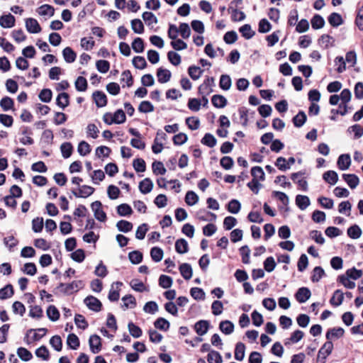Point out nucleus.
Masks as SVG:
<instances>
[{
  "mask_svg": "<svg viewBox=\"0 0 363 363\" xmlns=\"http://www.w3.org/2000/svg\"><path fill=\"white\" fill-rule=\"evenodd\" d=\"M324 276H325L324 269L321 267H315L313 270L311 279L313 283L318 282Z\"/></svg>",
  "mask_w": 363,
  "mask_h": 363,
  "instance_id": "79ce46f5",
  "label": "nucleus"
},
{
  "mask_svg": "<svg viewBox=\"0 0 363 363\" xmlns=\"http://www.w3.org/2000/svg\"><path fill=\"white\" fill-rule=\"evenodd\" d=\"M35 353L38 357L41 358L43 360H48L50 358L49 350L45 345H42L38 348Z\"/></svg>",
  "mask_w": 363,
  "mask_h": 363,
  "instance_id": "338daca9",
  "label": "nucleus"
},
{
  "mask_svg": "<svg viewBox=\"0 0 363 363\" xmlns=\"http://www.w3.org/2000/svg\"><path fill=\"white\" fill-rule=\"evenodd\" d=\"M245 345L244 343L239 342L235 345V359L238 361H242L245 357Z\"/></svg>",
  "mask_w": 363,
  "mask_h": 363,
  "instance_id": "72a5a7b5",
  "label": "nucleus"
},
{
  "mask_svg": "<svg viewBox=\"0 0 363 363\" xmlns=\"http://www.w3.org/2000/svg\"><path fill=\"white\" fill-rule=\"evenodd\" d=\"M333 350L332 341H326L318 351L317 362L318 363H325L328 356H329Z\"/></svg>",
  "mask_w": 363,
  "mask_h": 363,
  "instance_id": "f03ea898",
  "label": "nucleus"
},
{
  "mask_svg": "<svg viewBox=\"0 0 363 363\" xmlns=\"http://www.w3.org/2000/svg\"><path fill=\"white\" fill-rule=\"evenodd\" d=\"M15 17L9 13L0 17V26L4 28H10L15 26Z\"/></svg>",
  "mask_w": 363,
  "mask_h": 363,
  "instance_id": "dca6fc26",
  "label": "nucleus"
},
{
  "mask_svg": "<svg viewBox=\"0 0 363 363\" xmlns=\"http://www.w3.org/2000/svg\"><path fill=\"white\" fill-rule=\"evenodd\" d=\"M209 322L205 320H201L196 322L194 325V330L199 335H204L209 329Z\"/></svg>",
  "mask_w": 363,
  "mask_h": 363,
  "instance_id": "9b49d317",
  "label": "nucleus"
},
{
  "mask_svg": "<svg viewBox=\"0 0 363 363\" xmlns=\"http://www.w3.org/2000/svg\"><path fill=\"white\" fill-rule=\"evenodd\" d=\"M163 250L159 247H153L150 250L152 259L155 262H159L162 259Z\"/></svg>",
  "mask_w": 363,
  "mask_h": 363,
  "instance_id": "4c0bfd02",
  "label": "nucleus"
},
{
  "mask_svg": "<svg viewBox=\"0 0 363 363\" xmlns=\"http://www.w3.org/2000/svg\"><path fill=\"white\" fill-rule=\"evenodd\" d=\"M203 72V69L195 65H191L188 68V74L193 80L199 79Z\"/></svg>",
  "mask_w": 363,
  "mask_h": 363,
  "instance_id": "c9c22d12",
  "label": "nucleus"
},
{
  "mask_svg": "<svg viewBox=\"0 0 363 363\" xmlns=\"http://www.w3.org/2000/svg\"><path fill=\"white\" fill-rule=\"evenodd\" d=\"M351 164V158L348 154H342L339 156L337 162V167L341 170L347 169Z\"/></svg>",
  "mask_w": 363,
  "mask_h": 363,
  "instance_id": "2eb2a0df",
  "label": "nucleus"
},
{
  "mask_svg": "<svg viewBox=\"0 0 363 363\" xmlns=\"http://www.w3.org/2000/svg\"><path fill=\"white\" fill-rule=\"evenodd\" d=\"M50 344L57 352L62 349V341L60 335H54L50 340Z\"/></svg>",
  "mask_w": 363,
  "mask_h": 363,
  "instance_id": "6e6d98bb",
  "label": "nucleus"
},
{
  "mask_svg": "<svg viewBox=\"0 0 363 363\" xmlns=\"http://www.w3.org/2000/svg\"><path fill=\"white\" fill-rule=\"evenodd\" d=\"M154 110V106L149 101H143L138 106V111L140 113H147L152 112Z\"/></svg>",
  "mask_w": 363,
  "mask_h": 363,
  "instance_id": "4d7b16f0",
  "label": "nucleus"
},
{
  "mask_svg": "<svg viewBox=\"0 0 363 363\" xmlns=\"http://www.w3.org/2000/svg\"><path fill=\"white\" fill-rule=\"evenodd\" d=\"M117 213L121 216H126L131 215L133 210L128 204L122 203L117 207Z\"/></svg>",
  "mask_w": 363,
  "mask_h": 363,
  "instance_id": "bf43d9fd",
  "label": "nucleus"
},
{
  "mask_svg": "<svg viewBox=\"0 0 363 363\" xmlns=\"http://www.w3.org/2000/svg\"><path fill=\"white\" fill-rule=\"evenodd\" d=\"M116 227L118 228L119 231L123 232V233H128L132 230L133 229V224L132 223L125 220H119L117 224Z\"/></svg>",
  "mask_w": 363,
  "mask_h": 363,
  "instance_id": "09e8293b",
  "label": "nucleus"
},
{
  "mask_svg": "<svg viewBox=\"0 0 363 363\" xmlns=\"http://www.w3.org/2000/svg\"><path fill=\"white\" fill-rule=\"evenodd\" d=\"M90 350L92 353L96 354L101 350V339L98 335H92L89 340Z\"/></svg>",
  "mask_w": 363,
  "mask_h": 363,
  "instance_id": "0eeeda50",
  "label": "nucleus"
},
{
  "mask_svg": "<svg viewBox=\"0 0 363 363\" xmlns=\"http://www.w3.org/2000/svg\"><path fill=\"white\" fill-rule=\"evenodd\" d=\"M38 13L41 16H52L55 14V9L49 4H43L38 8Z\"/></svg>",
  "mask_w": 363,
  "mask_h": 363,
  "instance_id": "052dcab7",
  "label": "nucleus"
},
{
  "mask_svg": "<svg viewBox=\"0 0 363 363\" xmlns=\"http://www.w3.org/2000/svg\"><path fill=\"white\" fill-rule=\"evenodd\" d=\"M88 84L86 78L78 77L75 81V88L78 91H85L87 89Z\"/></svg>",
  "mask_w": 363,
  "mask_h": 363,
  "instance_id": "864d4df0",
  "label": "nucleus"
},
{
  "mask_svg": "<svg viewBox=\"0 0 363 363\" xmlns=\"http://www.w3.org/2000/svg\"><path fill=\"white\" fill-rule=\"evenodd\" d=\"M307 117L306 113L303 111H300L297 115H296L293 119V123L294 126L300 128L306 123Z\"/></svg>",
  "mask_w": 363,
  "mask_h": 363,
  "instance_id": "c85d7f7f",
  "label": "nucleus"
},
{
  "mask_svg": "<svg viewBox=\"0 0 363 363\" xmlns=\"http://www.w3.org/2000/svg\"><path fill=\"white\" fill-rule=\"evenodd\" d=\"M131 28L135 33L141 34L144 32L143 23L138 18H135L131 21Z\"/></svg>",
  "mask_w": 363,
  "mask_h": 363,
  "instance_id": "774afa93",
  "label": "nucleus"
},
{
  "mask_svg": "<svg viewBox=\"0 0 363 363\" xmlns=\"http://www.w3.org/2000/svg\"><path fill=\"white\" fill-rule=\"evenodd\" d=\"M347 235L352 239H357L362 235V230L357 225H353L347 229Z\"/></svg>",
  "mask_w": 363,
  "mask_h": 363,
  "instance_id": "de8ad7c7",
  "label": "nucleus"
},
{
  "mask_svg": "<svg viewBox=\"0 0 363 363\" xmlns=\"http://www.w3.org/2000/svg\"><path fill=\"white\" fill-rule=\"evenodd\" d=\"M172 74L169 69H164L162 67H160L157 69V81L164 84L169 82L171 79Z\"/></svg>",
  "mask_w": 363,
  "mask_h": 363,
  "instance_id": "4468645a",
  "label": "nucleus"
},
{
  "mask_svg": "<svg viewBox=\"0 0 363 363\" xmlns=\"http://www.w3.org/2000/svg\"><path fill=\"white\" fill-rule=\"evenodd\" d=\"M312 28L315 30L322 28L325 25L324 18L319 14H315L311 20Z\"/></svg>",
  "mask_w": 363,
  "mask_h": 363,
  "instance_id": "473e14b6",
  "label": "nucleus"
},
{
  "mask_svg": "<svg viewBox=\"0 0 363 363\" xmlns=\"http://www.w3.org/2000/svg\"><path fill=\"white\" fill-rule=\"evenodd\" d=\"M311 296V291L307 287L299 288L295 294L296 299L301 303H305Z\"/></svg>",
  "mask_w": 363,
  "mask_h": 363,
  "instance_id": "1a4fd4ad",
  "label": "nucleus"
},
{
  "mask_svg": "<svg viewBox=\"0 0 363 363\" xmlns=\"http://www.w3.org/2000/svg\"><path fill=\"white\" fill-rule=\"evenodd\" d=\"M56 104L62 109L65 108L69 104V95L66 92L59 94L56 99Z\"/></svg>",
  "mask_w": 363,
  "mask_h": 363,
  "instance_id": "aec40b11",
  "label": "nucleus"
},
{
  "mask_svg": "<svg viewBox=\"0 0 363 363\" xmlns=\"http://www.w3.org/2000/svg\"><path fill=\"white\" fill-rule=\"evenodd\" d=\"M196 217L201 221H215L217 216L214 213L201 208L196 211Z\"/></svg>",
  "mask_w": 363,
  "mask_h": 363,
  "instance_id": "6e6552de",
  "label": "nucleus"
},
{
  "mask_svg": "<svg viewBox=\"0 0 363 363\" xmlns=\"http://www.w3.org/2000/svg\"><path fill=\"white\" fill-rule=\"evenodd\" d=\"M152 172L155 175L161 174L164 175L167 170L164 167V164L160 161H155L152 164Z\"/></svg>",
  "mask_w": 363,
  "mask_h": 363,
  "instance_id": "603ef678",
  "label": "nucleus"
},
{
  "mask_svg": "<svg viewBox=\"0 0 363 363\" xmlns=\"http://www.w3.org/2000/svg\"><path fill=\"white\" fill-rule=\"evenodd\" d=\"M303 336L304 333L303 331L296 330L291 333V337L285 341L284 344L285 345H287L290 343H296L299 342L303 337Z\"/></svg>",
  "mask_w": 363,
  "mask_h": 363,
  "instance_id": "bb28decb",
  "label": "nucleus"
},
{
  "mask_svg": "<svg viewBox=\"0 0 363 363\" xmlns=\"http://www.w3.org/2000/svg\"><path fill=\"white\" fill-rule=\"evenodd\" d=\"M241 208V204L237 199L230 200L227 205V210L233 214L238 213Z\"/></svg>",
  "mask_w": 363,
  "mask_h": 363,
  "instance_id": "58836bf2",
  "label": "nucleus"
},
{
  "mask_svg": "<svg viewBox=\"0 0 363 363\" xmlns=\"http://www.w3.org/2000/svg\"><path fill=\"white\" fill-rule=\"evenodd\" d=\"M212 104L218 108L225 107L227 105V99L222 95L215 94L211 98Z\"/></svg>",
  "mask_w": 363,
  "mask_h": 363,
  "instance_id": "4be33fe9",
  "label": "nucleus"
},
{
  "mask_svg": "<svg viewBox=\"0 0 363 363\" xmlns=\"http://www.w3.org/2000/svg\"><path fill=\"white\" fill-rule=\"evenodd\" d=\"M86 306L91 311L95 312H99L102 309L101 302L96 297L93 296H88L84 300Z\"/></svg>",
  "mask_w": 363,
  "mask_h": 363,
  "instance_id": "20e7f679",
  "label": "nucleus"
},
{
  "mask_svg": "<svg viewBox=\"0 0 363 363\" xmlns=\"http://www.w3.org/2000/svg\"><path fill=\"white\" fill-rule=\"evenodd\" d=\"M199 201L198 195L193 191H189L185 196V202L188 206H194Z\"/></svg>",
  "mask_w": 363,
  "mask_h": 363,
  "instance_id": "8fccbe9b",
  "label": "nucleus"
},
{
  "mask_svg": "<svg viewBox=\"0 0 363 363\" xmlns=\"http://www.w3.org/2000/svg\"><path fill=\"white\" fill-rule=\"evenodd\" d=\"M62 157L65 159L69 158L73 152V146L71 143H64L60 146Z\"/></svg>",
  "mask_w": 363,
  "mask_h": 363,
  "instance_id": "a19ab883",
  "label": "nucleus"
},
{
  "mask_svg": "<svg viewBox=\"0 0 363 363\" xmlns=\"http://www.w3.org/2000/svg\"><path fill=\"white\" fill-rule=\"evenodd\" d=\"M17 354L19 358L24 362H28L33 358L32 353L26 348L22 347L18 348Z\"/></svg>",
  "mask_w": 363,
  "mask_h": 363,
  "instance_id": "c03bdc74",
  "label": "nucleus"
},
{
  "mask_svg": "<svg viewBox=\"0 0 363 363\" xmlns=\"http://www.w3.org/2000/svg\"><path fill=\"white\" fill-rule=\"evenodd\" d=\"M153 188V183L150 178H145L139 183V189L143 194L150 193Z\"/></svg>",
  "mask_w": 363,
  "mask_h": 363,
  "instance_id": "6ab92c4d",
  "label": "nucleus"
},
{
  "mask_svg": "<svg viewBox=\"0 0 363 363\" xmlns=\"http://www.w3.org/2000/svg\"><path fill=\"white\" fill-rule=\"evenodd\" d=\"M251 175L253 177L252 179H258V181H264L265 178V174L262 168L259 166L252 167Z\"/></svg>",
  "mask_w": 363,
  "mask_h": 363,
  "instance_id": "37998d69",
  "label": "nucleus"
},
{
  "mask_svg": "<svg viewBox=\"0 0 363 363\" xmlns=\"http://www.w3.org/2000/svg\"><path fill=\"white\" fill-rule=\"evenodd\" d=\"M128 258L131 263L138 264L143 261V253L138 250H134L128 254Z\"/></svg>",
  "mask_w": 363,
  "mask_h": 363,
  "instance_id": "a18cd8bd",
  "label": "nucleus"
},
{
  "mask_svg": "<svg viewBox=\"0 0 363 363\" xmlns=\"http://www.w3.org/2000/svg\"><path fill=\"white\" fill-rule=\"evenodd\" d=\"M219 329L224 334L230 335L234 330V325L230 320H223L219 324Z\"/></svg>",
  "mask_w": 363,
  "mask_h": 363,
  "instance_id": "a878e982",
  "label": "nucleus"
},
{
  "mask_svg": "<svg viewBox=\"0 0 363 363\" xmlns=\"http://www.w3.org/2000/svg\"><path fill=\"white\" fill-rule=\"evenodd\" d=\"M342 178L351 189L356 188L359 183L358 177L354 174H343Z\"/></svg>",
  "mask_w": 363,
  "mask_h": 363,
  "instance_id": "f3484780",
  "label": "nucleus"
},
{
  "mask_svg": "<svg viewBox=\"0 0 363 363\" xmlns=\"http://www.w3.org/2000/svg\"><path fill=\"white\" fill-rule=\"evenodd\" d=\"M232 84L231 79L228 74H222L220 78L219 86L224 91L228 90Z\"/></svg>",
  "mask_w": 363,
  "mask_h": 363,
  "instance_id": "49530a36",
  "label": "nucleus"
},
{
  "mask_svg": "<svg viewBox=\"0 0 363 363\" xmlns=\"http://www.w3.org/2000/svg\"><path fill=\"white\" fill-rule=\"evenodd\" d=\"M13 105H14L13 100L11 97H9V96H4L0 101V106L5 111L13 108Z\"/></svg>",
  "mask_w": 363,
  "mask_h": 363,
  "instance_id": "13d9d810",
  "label": "nucleus"
},
{
  "mask_svg": "<svg viewBox=\"0 0 363 363\" xmlns=\"http://www.w3.org/2000/svg\"><path fill=\"white\" fill-rule=\"evenodd\" d=\"M154 325L157 329L167 331L169 328V322L164 318H158L154 323Z\"/></svg>",
  "mask_w": 363,
  "mask_h": 363,
  "instance_id": "ea45409f",
  "label": "nucleus"
},
{
  "mask_svg": "<svg viewBox=\"0 0 363 363\" xmlns=\"http://www.w3.org/2000/svg\"><path fill=\"white\" fill-rule=\"evenodd\" d=\"M323 179L330 184H335L338 180V175L336 172L328 170L323 175Z\"/></svg>",
  "mask_w": 363,
  "mask_h": 363,
  "instance_id": "393cba45",
  "label": "nucleus"
},
{
  "mask_svg": "<svg viewBox=\"0 0 363 363\" xmlns=\"http://www.w3.org/2000/svg\"><path fill=\"white\" fill-rule=\"evenodd\" d=\"M296 204L301 210H305L310 205V199L307 196L297 195Z\"/></svg>",
  "mask_w": 363,
  "mask_h": 363,
  "instance_id": "cd10ccee",
  "label": "nucleus"
},
{
  "mask_svg": "<svg viewBox=\"0 0 363 363\" xmlns=\"http://www.w3.org/2000/svg\"><path fill=\"white\" fill-rule=\"evenodd\" d=\"M26 28L30 33H38L41 31V27L38 21L33 18L26 20Z\"/></svg>",
  "mask_w": 363,
  "mask_h": 363,
  "instance_id": "9d476101",
  "label": "nucleus"
},
{
  "mask_svg": "<svg viewBox=\"0 0 363 363\" xmlns=\"http://www.w3.org/2000/svg\"><path fill=\"white\" fill-rule=\"evenodd\" d=\"M306 174V171H299L298 172H294L291 174V179L293 180L294 182L296 183L299 188L304 191H306L308 190V182L305 179H300L298 178L299 177L303 176Z\"/></svg>",
  "mask_w": 363,
  "mask_h": 363,
  "instance_id": "39448f33",
  "label": "nucleus"
},
{
  "mask_svg": "<svg viewBox=\"0 0 363 363\" xmlns=\"http://www.w3.org/2000/svg\"><path fill=\"white\" fill-rule=\"evenodd\" d=\"M84 284L82 280L73 281L69 284L60 283L55 289L65 295H72L84 287Z\"/></svg>",
  "mask_w": 363,
  "mask_h": 363,
  "instance_id": "f257e3e1",
  "label": "nucleus"
},
{
  "mask_svg": "<svg viewBox=\"0 0 363 363\" xmlns=\"http://www.w3.org/2000/svg\"><path fill=\"white\" fill-rule=\"evenodd\" d=\"M95 218L101 222L106 221V213L102 209V203L99 201H96L91 204Z\"/></svg>",
  "mask_w": 363,
  "mask_h": 363,
  "instance_id": "7ed1b4c3",
  "label": "nucleus"
},
{
  "mask_svg": "<svg viewBox=\"0 0 363 363\" xmlns=\"http://www.w3.org/2000/svg\"><path fill=\"white\" fill-rule=\"evenodd\" d=\"M132 48L135 52H143L145 49L143 40L140 38H135L132 43Z\"/></svg>",
  "mask_w": 363,
  "mask_h": 363,
  "instance_id": "0e129e2a",
  "label": "nucleus"
},
{
  "mask_svg": "<svg viewBox=\"0 0 363 363\" xmlns=\"http://www.w3.org/2000/svg\"><path fill=\"white\" fill-rule=\"evenodd\" d=\"M133 66L138 69H143L147 67V62L144 57L135 56L133 59Z\"/></svg>",
  "mask_w": 363,
  "mask_h": 363,
  "instance_id": "69168bd1",
  "label": "nucleus"
},
{
  "mask_svg": "<svg viewBox=\"0 0 363 363\" xmlns=\"http://www.w3.org/2000/svg\"><path fill=\"white\" fill-rule=\"evenodd\" d=\"M67 345L72 350H77L80 345L79 339L74 333H70L67 339Z\"/></svg>",
  "mask_w": 363,
  "mask_h": 363,
  "instance_id": "7c9ffc66",
  "label": "nucleus"
},
{
  "mask_svg": "<svg viewBox=\"0 0 363 363\" xmlns=\"http://www.w3.org/2000/svg\"><path fill=\"white\" fill-rule=\"evenodd\" d=\"M47 315L51 321H57L60 318V312L56 306L50 305L47 308Z\"/></svg>",
  "mask_w": 363,
  "mask_h": 363,
  "instance_id": "2f4dec72",
  "label": "nucleus"
},
{
  "mask_svg": "<svg viewBox=\"0 0 363 363\" xmlns=\"http://www.w3.org/2000/svg\"><path fill=\"white\" fill-rule=\"evenodd\" d=\"M62 55L65 61L67 63L74 62L77 57L76 52L70 47H66L62 50Z\"/></svg>",
  "mask_w": 363,
  "mask_h": 363,
  "instance_id": "b1692460",
  "label": "nucleus"
},
{
  "mask_svg": "<svg viewBox=\"0 0 363 363\" xmlns=\"http://www.w3.org/2000/svg\"><path fill=\"white\" fill-rule=\"evenodd\" d=\"M93 99L99 108L106 106L108 102L106 95L101 91H94Z\"/></svg>",
  "mask_w": 363,
  "mask_h": 363,
  "instance_id": "f8f14e48",
  "label": "nucleus"
},
{
  "mask_svg": "<svg viewBox=\"0 0 363 363\" xmlns=\"http://www.w3.org/2000/svg\"><path fill=\"white\" fill-rule=\"evenodd\" d=\"M14 294L13 287L11 284H7L0 289V299L4 300L11 297Z\"/></svg>",
  "mask_w": 363,
  "mask_h": 363,
  "instance_id": "c756f323",
  "label": "nucleus"
},
{
  "mask_svg": "<svg viewBox=\"0 0 363 363\" xmlns=\"http://www.w3.org/2000/svg\"><path fill=\"white\" fill-rule=\"evenodd\" d=\"M208 363H222L223 359L220 354L215 350H211L207 356Z\"/></svg>",
  "mask_w": 363,
  "mask_h": 363,
  "instance_id": "3c124183",
  "label": "nucleus"
},
{
  "mask_svg": "<svg viewBox=\"0 0 363 363\" xmlns=\"http://www.w3.org/2000/svg\"><path fill=\"white\" fill-rule=\"evenodd\" d=\"M328 20L333 27H337L343 23L341 15L335 12L332 13Z\"/></svg>",
  "mask_w": 363,
  "mask_h": 363,
  "instance_id": "f704fd0d",
  "label": "nucleus"
},
{
  "mask_svg": "<svg viewBox=\"0 0 363 363\" xmlns=\"http://www.w3.org/2000/svg\"><path fill=\"white\" fill-rule=\"evenodd\" d=\"M179 272L184 279L189 280L191 278L193 271L191 265L188 263H183L179 266Z\"/></svg>",
  "mask_w": 363,
  "mask_h": 363,
  "instance_id": "5701e85b",
  "label": "nucleus"
},
{
  "mask_svg": "<svg viewBox=\"0 0 363 363\" xmlns=\"http://www.w3.org/2000/svg\"><path fill=\"white\" fill-rule=\"evenodd\" d=\"M239 31L245 39H250L255 34V32L252 30L250 24L243 25L239 28Z\"/></svg>",
  "mask_w": 363,
  "mask_h": 363,
  "instance_id": "e433bc0d",
  "label": "nucleus"
},
{
  "mask_svg": "<svg viewBox=\"0 0 363 363\" xmlns=\"http://www.w3.org/2000/svg\"><path fill=\"white\" fill-rule=\"evenodd\" d=\"M175 250L179 254H184L189 251V245L184 238L178 239L175 242Z\"/></svg>",
  "mask_w": 363,
  "mask_h": 363,
  "instance_id": "412c9836",
  "label": "nucleus"
},
{
  "mask_svg": "<svg viewBox=\"0 0 363 363\" xmlns=\"http://www.w3.org/2000/svg\"><path fill=\"white\" fill-rule=\"evenodd\" d=\"M77 151L82 156L89 154L91 151L89 144L86 141H81L78 145Z\"/></svg>",
  "mask_w": 363,
  "mask_h": 363,
  "instance_id": "5fc2aeb1",
  "label": "nucleus"
},
{
  "mask_svg": "<svg viewBox=\"0 0 363 363\" xmlns=\"http://www.w3.org/2000/svg\"><path fill=\"white\" fill-rule=\"evenodd\" d=\"M128 328L130 335L135 338L140 337L143 334L141 328L132 322L128 323Z\"/></svg>",
  "mask_w": 363,
  "mask_h": 363,
  "instance_id": "e2e57ef3",
  "label": "nucleus"
},
{
  "mask_svg": "<svg viewBox=\"0 0 363 363\" xmlns=\"http://www.w3.org/2000/svg\"><path fill=\"white\" fill-rule=\"evenodd\" d=\"M95 189L91 186L82 185L79 187V191L72 190L73 195L77 198H86L94 194Z\"/></svg>",
  "mask_w": 363,
  "mask_h": 363,
  "instance_id": "423d86ee",
  "label": "nucleus"
},
{
  "mask_svg": "<svg viewBox=\"0 0 363 363\" xmlns=\"http://www.w3.org/2000/svg\"><path fill=\"white\" fill-rule=\"evenodd\" d=\"M345 334V330L342 328H333L329 329L325 335L327 341H331L333 338H340Z\"/></svg>",
  "mask_w": 363,
  "mask_h": 363,
  "instance_id": "ddd939ff",
  "label": "nucleus"
},
{
  "mask_svg": "<svg viewBox=\"0 0 363 363\" xmlns=\"http://www.w3.org/2000/svg\"><path fill=\"white\" fill-rule=\"evenodd\" d=\"M133 166L137 172H143L146 169V163L142 158L135 159L133 162Z\"/></svg>",
  "mask_w": 363,
  "mask_h": 363,
  "instance_id": "680f3d73",
  "label": "nucleus"
},
{
  "mask_svg": "<svg viewBox=\"0 0 363 363\" xmlns=\"http://www.w3.org/2000/svg\"><path fill=\"white\" fill-rule=\"evenodd\" d=\"M344 300V294L343 292L340 290L337 289L334 291L333 296L331 297L330 300V303L333 306H340Z\"/></svg>",
  "mask_w": 363,
  "mask_h": 363,
  "instance_id": "a211bd4d",
  "label": "nucleus"
}]
</instances>
